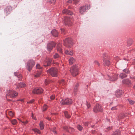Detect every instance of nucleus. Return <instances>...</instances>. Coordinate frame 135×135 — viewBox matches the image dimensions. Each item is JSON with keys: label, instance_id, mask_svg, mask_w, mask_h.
<instances>
[{"label": "nucleus", "instance_id": "obj_60", "mask_svg": "<svg viewBox=\"0 0 135 135\" xmlns=\"http://www.w3.org/2000/svg\"><path fill=\"white\" fill-rule=\"evenodd\" d=\"M94 125H92V126H91V127H92V128H93V127H94Z\"/></svg>", "mask_w": 135, "mask_h": 135}, {"label": "nucleus", "instance_id": "obj_15", "mask_svg": "<svg viewBox=\"0 0 135 135\" xmlns=\"http://www.w3.org/2000/svg\"><path fill=\"white\" fill-rule=\"evenodd\" d=\"M45 62L46 63V65H45L44 66H50L52 62V59L51 58L47 59L45 60Z\"/></svg>", "mask_w": 135, "mask_h": 135}, {"label": "nucleus", "instance_id": "obj_25", "mask_svg": "<svg viewBox=\"0 0 135 135\" xmlns=\"http://www.w3.org/2000/svg\"><path fill=\"white\" fill-rule=\"evenodd\" d=\"M53 57L54 59H59L60 57V56L57 53H56L53 55Z\"/></svg>", "mask_w": 135, "mask_h": 135}, {"label": "nucleus", "instance_id": "obj_24", "mask_svg": "<svg viewBox=\"0 0 135 135\" xmlns=\"http://www.w3.org/2000/svg\"><path fill=\"white\" fill-rule=\"evenodd\" d=\"M78 86V84L77 83L76 84L74 88V91L75 93H76L77 92Z\"/></svg>", "mask_w": 135, "mask_h": 135}, {"label": "nucleus", "instance_id": "obj_36", "mask_svg": "<svg viewBox=\"0 0 135 135\" xmlns=\"http://www.w3.org/2000/svg\"><path fill=\"white\" fill-rule=\"evenodd\" d=\"M56 128L55 127H54L52 131L54 132V133L55 134H56Z\"/></svg>", "mask_w": 135, "mask_h": 135}, {"label": "nucleus", "instance_id": "obj_32", "mask_svg": "<svg viewBox=\"0 0 135 135\" xmlns=\"http://www.w3.org/2000/svg\"><path fill=\"white\" fill-rule=\"evenodd\" d=\"M12 123L13 124L15 125L16 124L17 121L16 119H14L12 121Z\"/></svg>", "mask_w": 135, "mask_h": 135}, {"label": "nucleus", "instance_id": "obj_14", "mask_svg": "<svg viewBox=\"0 0 135 135\" xmlns=\"http://www.w3.org/2000/svg\"><path fill=\"white\" fill-rule=\"evenodd\" d=\"M62 13L64 14H67L70 15H72L73 14V12L67 9H64L62 11Z\"/></svg>", "mask_w": 135, "mask_h": 135}, {"label": "nucleus", "instance_id": "obj_11", "mask_svg": "<svg viewBox=\"0 0 135 135\" xmlns=\"http://www.w3.org/2000/svg\"><path fill=\"white\" fill-rule=\"evenodd\" d=\"M43 90L41 88H36L34 89L32 91V92L34 94H40L42 93Z\"/></svg>", "mask_w": 135, "mask_h": 135}, {"label": "nucleus", "instance_id": "obj_59", "mask_svg": "<svg viewBox=\"0 0 135 135\" xmlns=\"http://www.w3.org/2000/svg\"><path fill=\"white\" fill-rule=\"evenodd\" d=\"M14 74L15 76H17V75L16 74V73L15 72L14 73Z\"/></svg>", "mask_w": 135, "mask_h": 135}, {"label": "nucleus", "instance_id": "obj_4", "mask_svg": "<svg viewBox=\"0 0 135 135\" xmlns=\"http://www.w3.org/2000/svg\"><path fill=\"white\" fill-rule=\"evenodd\" d=\"M73 102L72 100L70 98H66L65 99H62L60 101V103L61 105H70Z\"/></svg>", "mask_w": 135, "mask_h": 135}, {"label": "nucleus", "instance_id": "obj_22", "mask_svg": "<svg viewBox=\"0 0 135 135\" xmlns=\"http://www.w3.org/2000/svg\"><path fill=\"white\" fill-rule=\"evenodd\" d=\"M18 85L17 86V88H18L19 87L22 88L25 86V84L23 82H20V83H18Z\"/></svg>", "mask_w": 135, "mask_h": 135}, {"label": "nucleus", "instance_id": "obj_40", "mask_svg": "<svg viewBox=\"0 0 135 135\" xmlns=\"http://www.w3.org/2000/svg\"><path fill=\"white\" fill-rule=\"evenodd\" d=\"M86 105L87 106V109H88L90 107V104L87 102H86Z\"/></svg>", "mask_w": 135, "mask_h": 135}, {"label": "nucleus", "instance_id": "obj_13", "mask_svg": "<svg viewBox=\"0 0 135 135\" xmlns=\"http://www.w3.org/2000/svg\"><path fill=\"white\" fill-rule=\"evenodd\" d=\"M108 79L111 81H114L117 79V75L116 74H114L111 77L109 75H108Z\"/></svg>", "mask_w": 135, "mask_h": 135}, {"label": "nucleus", "instance_id": "obj_34", "mask_svg": "<svg viewBox=\"0 0 135 135\" xmlns=\"http://www.w3.org/2000/svg\"><path fill=\"white\" fill-rule=\"evenodd\" d=\"M60 84H62V85H63L65 84V82L64 80H62L60 81Z\"/></svg>", "mask_w": 135, "mask_h": 135}, {"label": "nucleus", "instance_id": "obj_18", "mask_svg": "<svg viewBox=\"0 0 135 135\" xmlns=\"http://www.w3.org/2000/svg\"><path fill=\"white\" fill-rule=\"evenodd\" d=\"M122 83L127 85H129L131 84L130 80L127 79H124L122 81Z\"/></svg>", "mask_w": 135, "mask_h": 135}, {"label": "nucleus", "instance_id": "obj_41", "mask_svg": "<svg viewBox=\"0 0 135 135\" xmlns=\"http://www.w3.org/2000/svg\"><path fill=\"white\" fill-rule=\"evenodd\" d=\"M123 71H124L127 73H129L128 70L127 69H124L123 70Z\"/></svg>", "mask_w": 135, "mask_h": 135}, {"label": "nucleus", "instance_id": "obj_55", "mask_svg": "<svg viewBox=\"0 0 135 135\" xmlns=\"http://www.w3.org/2000/svg\"><path fill=\"white\" fill-rule=\"evenodd\" d=\"M112 127H109L107 128V129L108 130H109V129H112Z\"/></svg>", "mask_w": 135, "mask_h": 135}, {"label": "nucleus", "instance_id": "obj_47", "mask_svg": "<svg viewBox=\"0 0 135 135\" xmlns=\"http://www.w3.org/2000/svg\"><path fill=\"white\" fill-rule=\"evenodd\" d=\"M127 114H122V117H121V118H123V117H125L126 116H127Z\"/></svg>", "mask_w": 135, "mask_h": 135}, {"label": "nucleus", "instance_id": "obj_39", "mask_svg": "<svg viewBox=\"0 0 135 135\" xmlns=\"http://www.w3.org/2000/svg\"><path fill=\"white\" fill-rule=\"evenodd\" d=\"M55 97V95H52L50 96V99L51 100L54 99Z\"/></svg>", "mask_w": 135, "mask_h": 135}, {"label": "nucleus", "instance_id": "obj_48", "mask_svg": "<svg viewBox=\"0 0 135 135\" xmlns=\"http://www.w3.org/2000/svg\"><path fill=\"white\" fill-rule=\"evenodd\" d=\"M34 101V100L33 99H32L29 102H28V103H33Z\"/></svg>", "mask_w": 135, "mask_h": 135}, {"label": "nucleus", "instance_id": "obj_29", "mask_svg": "<svg viewBox=\"0 0 135 135\" xmlns=\"http://www.w3.org/2000/svg\"><path fill=\"white\" fill-rule=\"evenodd\" d=\"M127 75L126 74L124 73H122L120 75V77L122 79L123 78H124L126 77L127 76Z\"/></svg>", "mask_w": 135, "mask_h": 135}, {"label": "nucleus", "instance_id": "obj_44", "mask_svg": "<svg viewBox=\"0 0 135 135\" xmlns=\"http://www.w3.org/2000/svg\"><path fill=\"white\" fill-rule=\"evenodd\" d=\"M45 85H47L49 83V81L47 79L45 80Z\"/></svg>", "mask_w": 135, "mask_h": 135}, {"label": "nucleus", "instance_id": "obj_8", "mask_svg": "<svg viewBox=\"0 0 135 135\" xmlns=\"http://www.w3.org/2000/svg\"><path fill=\"white\" fill-rule=\"evenodd\" d=\"M56 45V43L54 42H51L48 43L47 44V50L50 51L53 49L54 47Z\"/></svg>", "mask_w": 135, "mask_h": 135}, {"label": "nucleus", "instance_id": "obj_17", "mask_svg": "<svg viewBox=\"0 0 135 135\" xmlns=\"http://www.w3.org/2000/svg\"><path fill=\"white\" fill-rule=\"evenodd\" d=\"M51 33L53 36L54 37H57L58 36V32L55 29H53L51 31Z\"/></svg>", "mask_w": 135, "mask_h": 135}, {"label": "nucleus", "instance_id": "obj_63", "mask_svg": "<svg viewBox=\"0 0 135 135\" xmlns=\"http://www.w3.org/2000/svg\"><path fill=\"white\" fill-rule=\"evenodd\" d=\"M134 62H134V63H135V60H134Z\"/></svg>", "mask_w": 135, "mask_h": 135}, {"label": "nucleus", "instance_id": "obj_21", "mask_svg": "<svg viewBox=\"0 0 135 135\" xmlns=\"http://www.w3.org/2000/svg\"><path fill=\"white\" fill-rule=\"evenodd\" d=\"M61 44H58L57 46V51L60 53H62V49L61 48Z\"/></svg>", "mask_w": 135, "mask_h": 135}, {"label": "nucleus", "instance_id": "obj_31", "mask_svg": "<svg viewBox=\"0 0 135 135\" xmlns=\"http://www.w3.org/2000/svg\"><path fill=\"white\" fill-rule=\"evenodd\" d=\"M129 103L131 104H134L135 102L134 101L131 100H128Z\"/></svg>", "mask_w": 135, "mask_h": 135}, {"label": "nucleus", "instance_id": "obj_35", "mask_svg": "<svg viewBox=\"0 0 135 135\" xmlns=\"http://www.w3.org/2000/svg\"><path fill=\"white\" fill-rule=\"evenodd\" d=\"M63 129L66 131H67V132H69V130L68 129V127H67L66 126V127H63Z\"/></svg>", "mask_w": 135, "mask_h": 135}, {"label": "nucleus", "instance_id": "obj_28", "mask_svg": "<svg viewBox=\"0 0 135 135\" xmlns=\"http://www.w3.org/2000/svg\"><path fill=\"white\" fill-rule=\"evenodd\" d=\"M64 113L65 116L66 118H69L70 117V115L68 114V112H64Z\"/></svg>", "mask_w": 135, "mask_h": 135}, {"label": "nucleus", "instance_id": "obj_46", "mask_svg": "<svg viewBox=\"0 0 135 135\" xmlns=\"http://www.w3.org/2000/svg\"><path fill=\"white\" fill-rule=\"evenodd\" d=\"M69 129L71 130V132H73L74 131V129L73 128L71 127H69Z\"/></svg>", "mask_w": 135, "mask_h": 135}, {"label": "nucleus", "instance_id": "obj_27", "mask_svg": "<svg viewBox=\"0 0 135 135\" xmlns=\"http://www.w3.org/2000/svg\"><path fill=\"white\" fill-rule=\"evenodd\" d=\"M32 130L35 132L37 133L38 134L40 133V132L39 130L37 128H33L32 129Z\"/></svg>", "mask_w": 135, "mask_h": 135}, {"label": "nucleus", "instance_id": "obj_30", "mask_svg": "<svg viewBox=\"0 0 135 135\" xmlns=\"http://www.w3.org/2000/svg\"><path fill=\"white\" fill-rule=\"evenodd\" d=\"M77 127L78 129L80 131H81L83 129V127L80 125H78Z\"/></svg>", "mask_w": 135, "mask_h": 135}, {"label": "nucleus", "instance_id": "obj_5", "mask_svg": "<svg viewBox=\"0 0 135 135\" xmlns=\"http://www.w3.org/2000/svg\"><path fill=\"white\" fill-rule=\"evenodd\" d=\"M35 64V62L32 60H31L28 61L27 64V68L29 71L31 70Z\"/></svg>", "mask_w": 135, "mask_h": 135}, {"label": "nucleus", "instance_id": "obj_9", "mask_svg": "<svg viewBox=\"0 0 135 135\" xmlns=\"http://www.w3.org/2000/svg\"><path fill=\"white\" fill-rule=\"evenodd\" d=\"M72 20L69 17H65L64 18V22L65 25L70 26L72 23Z\"/></svg>", "mask_w": 135, "mask_h": 135}, {"label": "nucleus", "instance_id": "obj_6", "mask_svg": "<svg viewBox=\"0 0 135 135\" xmlns=\"http://www.w3.org/2000/svg\"><path fill=\"white\" fill-rule=\"evenodd\" d=\"M17 95L18 93L16 92L11 90H9L7 92V96L11 98L15 97Z\"/></svg>", "mask_w": 135, "mask_h": 135}, {"label": "nucleus", "instance_id": "obj_64", "mask_svg": "<svg viewBox=\"0 0 135 135\" xmlns=\"http://www.w3.org/2000/svg\"><path fill=\"white\" fill-rule=\"evenodd\" d=\"M118 132H119V131H118Z\"/></svg>", "mask_w": 135, "mask_h": 135}, {"label": "nucleus", "instance_id": "obj_19", "mask_svg": "<svg viewBox=\"0 0 135 135\" xmlns=\"http://www.w3.org/2000/svg\"><path fill=\"white\" fill-rule=\"evenodd\" d=\"M65 54L68 55H73V51H68V50H66L65 51Z\"/></svg>", "mask_w": 135, "mask_h": 135}, {"label": "nucleus", "instance_id": "obj_42", "mask_svg": "<svg viewBox=\"0 0 135 135\" xmlns=\"http://www.w3.org/2000/svg\"><path fill=\"white\" fill-rule=\"evenodd\" d=\"M113 135H118V131H116L114 133Z\"/></svg>", "mask_w": 135, "mask_h": 135}, {"label": "nucleus", "instance_id": "obj_20", "mask_svg": "<svg viewBox=\"0 0 135 135\" xmlns=\"http://www.w3.org/2000/svg\"><path fill=\"white\" fill-rule=\"evenodd\" d=\"M75 59L73 57H71L70 58L69 60V63L70 64H73L75 61Z\"/></svg>", "mask_w": 135, "mask_h": 135}, {"label": "nucleus", "instance_id": "obj_53", "mask_svg": "<svg viewBox=\"0 0 135 135\" xmlns=\"http://www.w3.org/2000/svg\"><path fill=\"white\" fill-rule=\"evenodd\" d=\"M72 1L71 0H69V1H67V2L68 3H71L72 2Z\"/></svg>", "mask_w": 135, "mask_h": 135}, {"label": "nucleus", "instance_id": "obj_50", "mask_svg": "<svg viewBox=\"0 0 135 135\" xmlns=\"http://www.w3.org/2000/svg\"><path fill=\"white\" fill-rule=\"evenodd\" d=\"M88 122H87L84 123V124L85 126H88Z\"/></svg>", "mask_w": 135, "mask_h": 135}, {"label": "nucleus", "instance_id": "obj_56", "mask_svg": "<svg viewBox=\"0 0 135 135\" xmlns=\"http://www.w3.org/2000/svg\"><path fill=\"white\" fill-rule=\"evenodd\" d=\"M115 109V107H113L111 109L113 110H114Z\"/></svg>", "mask_w": 135, "mask_h": 135}, {"label": "nucleus", "instance_id": "obj_7", "mask_svg": "<svg viewBox=\"0 0 135 135\" xmlns=\"http://www.w3.org/2000/svg\"><path fill=\"white\" fill-rule=\"evenodd\" d=\"M90 6L88 5H86L84 6H82L79 8V12L81 14H83L85 12L86 10L90 8Z\"/></svg>", "mask_w": 135, "mask_h": 135}, {"label": "nucleus", "instance_id": "obj_62", "mask_svg": "<svg viewBox=\"0 0 135 135\" xmlns=\"http://www.w3.org/2000/svg\"><path fill=\"white\" fill-rule=\"evenodd\" d=\"M128 46H129V45H130L131 44H130V45H129V44H128Z\"/></svg>", "mask_w": 135, "mask_h": 135}, {"label": "nucleus", "instance_id": "obj_51", "mask_svg": "<svg viewBox=\"0 0 135 135\" xmlns=\"http://www.w3.org/2000/svg\"><path fill=\"white\" fill-rule=\"evenodd\" d=\"M95 63L96 64H97L98 65H99V63L97 61H95Z\"/></svg>", "mask_w": 135, "mask_h": 135}, {"label": "nucleus", "instance_id": "obj_16", "mask_svg": "<svg viewBox=\"0 0 135 135\" xmlns=\"http://www.w3.org/2000/svg\"><path fill=\"white\" fill-rule=\"evenodd\" d=\"M103 64L104 65L108 66L110 64V61L109 59H104L103 60Z\"/></svg>", "mask_w": 135, "mask_h": 135}, {"label": "nucleus", "instance_id": "obj_61", "mask_svg": "<svg viewBox=\"0 0 135 135\" xmlns=\"http://www.w3.org/2000/svg\"><path fill=\"white\" fill-rule=\"evenodd\" d=\"M18 119L20 121H21V120L19 119L18 118Z\"/></svg>", "mask_w": 135, "mask_h": 135}, {"label": "nucleus", "instance_id": "obj_23", "mask_svg": "<svg viewBox=\"0 0 135 135\" xmlns=\"http://www.w3.org/2000/svg\"><path fill=\"white\" fill-rule=\"evenodd\" d=\"M39 126L41 130L44 129V125L43 122L42 121H41L39 123Z\"/></svg>", "mask_w": 135, "mask_h": 135}, {"label": "nucleus", "instance_id": "obj_57", "mask_svg": "<svg viewBox=\"0 0 135 135\" xmlns=\"http://www.w3.org/2000/svg\"><path fill=\"white\" fill-rule=\"evenodd\" d=\"M61 30L62 32H63L64 31V29H61Z\"/></svg>", "mask_w": 135, "mask_h": 135}, {"label": "nucleus", "instance_id": "obj_52", "mask_svg": "<svg viewBox=\"0 0 135 135\" xmlns=\"http://www.w3.org/2000/svg\"><path fill=\"white\" fill-rule=\"evenodd\" d=\"M22 122L24 124H25L27 123V121H26L25 122Z\"/></svg>", "mask_w": 135, "mask_h": 135}, {"label": "nucleus", "instance_id": "obj_54", "mask_svg": "<svg viewBox=\"0 0 135 135\" xmlns=\"http://www.w3.org/2000/svg\"><path fill=\"white\" fill-rule=\"evenodd\" d=\"M46 119L48 120H50L51 118L49 117H46Z\"/></svg>", "mask_w": 135, "mask_h": 135}, {"label": "nucleus", "instance_id": "obj_38", "mask_svg": "<svg viewBox=\"0 0 135 135\" xmlns=\"http://www.w3.org/2000/svg\"><path fill=\"white\" fill-rule=\"evenodd\" d=\"M36 68L37 69H41V67L40 66V65L38 64L36 65Z\"/></svg>", "mask_w": 135, "mask_h": 135}, {"label": "nucleus", "instance_id": "obj_43", "mask_svg": "<svg viewBox=\"0 0 135 135\" xmlns=\"http://www.w3.org/2000/svg\"><path fill=\"white\" fill-rule=\"evenodd\" d=\"M9 114L11 117L13 116V113L11 112H9Z\"/></svg>", "mask_w": 135, "mask_h": 135}, {"label": "nucleus", "instance_id": "obj_10", "mask_svg": "<svg viewBox=\"0 0 135 135\" xmlns=\"http://www.w3.org/2000/svg\"><path fill=\"white\" fill-rule=\"evenodd\" d=\"M102 107L99 104H97L93 109L94 112L97 113L98 111L102 112Z\"/></svg>", "mask_w": 135, "mask_h": 135}, {"label": "nucleus", "instance_id": "obj_26", "mask_svg": "<svg viewBox=\"0 0 135 135\" xmlns=\"http://www.w3.org/2000/svg\"><path fill=\"white\" fill-rule=\"evenodd\" d=\"M36 73V74L35 75V76L37 77L40 76L41 73V71H38L37 70V73Z\"/></svg>", "mask_w": 135, "mask_h": 135}, {"label": "nucleus", "instance_id": "obj_58", "mask_svg": "<svg viewBox=\"0 0 135 135\" xmlns=\"http://www.w3.org/2000/svg\"><path fill=\"white\" fill-rule=\"evenodd\" d=\"M133 88L135 89V85H134L133 87Z\"/></svg>", "mask_w": 135, "mask_h": 135}, {"label": "nucleus", "instance_id": "obj_3", "mask_svg": "<svg viewBox=\"0 0 135 135\" xmlns=\"http://www.w3.org/2000/svg\"><path fill=\"white\" fill-rule=\"evenodd\" d=\"M64 45L66 47L70 48L73 45V40L71 38H67L64 40Z\"/></svg>", "mask_w": 135, "mask_h": 135}, {"label": "nucleus", "instance_id": "obj_2", "mask_svg": "<svg viewBox=\"0 0 135 135\" xmlns=\"http://www.w3.org/2000/svg\"><path fill=\"white\" fill-rule=\"evenodd\" d=\"M78 68L76 65L71 67L70 69V72L71 75L74 76H75L78 75L79 73Z\"/></svg>", "mask_w": 135, "mask_h": 135}, {"label": "nucleus", "instance_id": "obj_37", "mask_svg": "<svg viewBox=\"0 0 135 135\" xmlns=\"http://www.w3.org/2000/svg\"><path fill=\"white\" fill-rule=\"evenodd\" d=\"M123 93V92L122 90H119V95H122Z\"/></svg>", "mask_w": 135, "mask_h": 135}, {"label": "nucleus", "instance_id": "obj_49", "mask_svg": "<svg viewBox=\"0 0 135 135\" xmlns=\"http://www.w3.org/2000/svg\"><path fill=\"white\" fill-rule=\"evenodd\" d=\"M103 57L104 58V59H106V55H105V54H103Z\"/></svg>", "mask_w": 135, "mask_h": 135}, {"label": "nucleus", "instance_id": "obj_33", "mask_svg": "<svg viewBox=\"0 0 135 135\" xmlns=\"http://www.w3.org/2000/svg\"><path fill=\"white\" fill-rule=\"evenodd\" d=\"M47 108V106L46 105H44L43 108V111H46V110Z\"/></svg>", "mask_w": 135, "mask_h": 135}, {"label": "nucleus", "instance_id": "obj_1", "mask_svg": "<svg viewBox=\"0 0 135 135\" xmlns=\"http://www.w3.org/2000/svg\"><path fill=\"white\" fill-rule=\"evenodd\" d=\"M47 71L53 77H56L57 76V70L56 68H51L47 70Z\"/></svg>", "mask_w": 135, "mask_h": 135}, {"label": "nucleus", "instance_id": "obj_45", "mask_svg": "<svg viewBox=\"0 0 135 135\" xmlns=\"http://www.w3.org/2000/svg\"><path fill=\"white\" fill-rule=\"evenodd\" d=\"M79 0H74V2L75 3H76L78 2H79Z\"/></svg>", "mask_w": 135, "mask_h": 135}, {"label": "nucleus", "instance_id": "obj_12", "mask_svg": "<svg viewBox=\"0 0 135 135\" xmlns=\"http://www.w3.org/2000/svg\"><path fill=\"white\" fill-rule=\"evenodd\" d=\"M12 10V7L10 6L7 7L4 9V12L5 15L7 16L10 14V11Z\"/></svg>", "mask_w": 135, "mask_h": 135}]
</instances>
